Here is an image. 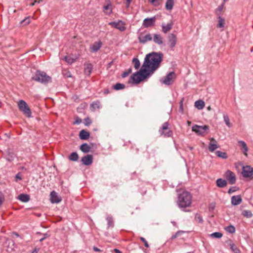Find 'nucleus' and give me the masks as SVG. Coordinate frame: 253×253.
Here are the masks:
<instances>
[{"label": "nucleus", "mask_w": 253, "mask_h": 253, "mask_svg": "<svg viewBox=\"0 0 253 253\" xmlns=\"http://www.w3.org/2000/svg\"><path fill=\"white\" fill-rule=\"evenodd\" d=\"M163 54L162 52H152L147 54L142 66L139 71L133 74L130 79L135 84L141 81L153 74L160 66L163 60Z\"/></svg>", "instance_id": "nucleus-1"}, {"label": "nucleus", "mask_w": 253, "mask_h": 253, "mask_svg": "<svg viewBox=\"0 0 253 253\" xmlns=\"http://www.w3.org/2000/svg\"><path fill=\"white\" fill-rule=\"evenodd\" d=\"M192 195L187 191H183L178 197L177 204L180 208L190 207L192 202Z\"/></svg>", "instance_id": "nucleus-2"}, {"label": "nucleus", "mask_w": 253, "mask_h": 253, "mask_svg": "<svg viewBox=\"0 0 253 253\" xmlns=\"http://www.w3.org/2000/svg\"><path fill=\"white\" fill-rule=\"evenodd\" d=\"M32 80L43 84H46L51 82V78L44 72L39 70L33 74Z\"/></svg>", "instance_id": "nucleus-3"}, {"label": "nucleus", "mask_w": 253, "mask_h": 253, "mask_svg": "<svg viewBox=\"0 0 253 253\" xmlns=\"http://www.w3.org/2000/svg\"><path fill=\"white\" fill-rule=\"evenodd\" d=\"M18 106L19 110L22 111L24 115H25L27 117H31V109L25 101L23 100H19L18 102Z\"/></svg>", "instance_id": "nucleus-4"}, {"label": "nucleus", "mask_w": 253, "mask_h": 253, "mask_svg": "<svg viewBox=\"0 0 253 253\" xmlns=\"http://www.w3.org/2000/svg\"><path fill=\"white\" fill-rule=\"evenodd\" d=\"M176 77L174 72H170L166 77L162 78L160 82L166 85H171L173 83Z\"/></svg>", "instance_id": "nucleus-5"}, {"label": "nucleus", "mask_w": 253, "mask_h": 253, "mask_svg": "<svg viewBox=\"0 0 253 253\" xmlns=\"http://www.w3.org/2000/svg\"><path fill=\"white\" fill-rule=\"evenodd\" d=\"M209 130V126L207 125L198 126L195 125L192 126V130L199 135H204L205 133Z\"/></svg>", "instance_id": "nucleus-6"}, {"label": "nucleus", "mask_w": 253, "mask_h": 253, "mask_svg": "<svg viewBox=\"0 0 253 253\" xmlns=\"http://www.w3.org/2000/svg\"><path fill=\"white\" fill-rule=\"evenodd\" d=\"M169 123L166 122L163 124L162 127L159 129V132L161 135H163L164 137H169L172 134V131L169 128Z\"/></svg>", "instance_id": "nucleus-7"}, {"label": "nucleus", "mask_w": 253, "mask_h": 253, "mask_svg": "<svg viewBox=\"0 0 253 253\" xmlns=\"http://www.w3.org/2000/svg\"><path fill=\"white\" fill-rule=\"evenodd\" d=\"M242 174L244 177H250L253 178V168L249 166L244 167Z\"/></svg>", "instance_id": "nucleus-8"}, {"label": "nucleus", "mask_w": 253, "mask_h": 253, "mask_svg": "<svg viewBox=\"0 0 253 253\" xmlns=\"http://www.w3.org/2000/svg\"><path fill=\"white\" fill-rule=\"evenodd\" d=\"M109 25L121 31H124L126 30V27L124 26L125 24L121 20H119L118 22H111L109 23Z\"/></svg>", "instance_id": "nucleus-9"}, {"label": "nucleus", "mask_w": 253, "mask_h": 253, "mask_svg": "<svg viewBox=\"0 0 253 253\" xmlns=\"http://www.w3.org/2000/svg\"><path fill=\"white\" fill-rule=\"evenodd\" d=\"M138 39L140 43L144 44L146 42L151 41L152 38L150 34L144 35L143 33H140L138 36Z\"/></svg>", "instance_id": "nucleus-10"}, {"label": "nucleus", "mask_w": 253, "mask_h": 253, "mask_svg": "<svg viewBox=\"0 0 253 253\" xmlns=\"http://www.w3.org/2000/svg\"><path fill=\"white\" fill-rule=\"evenodd\" d=\"M225 176L230 184H233L235 183L236 180V176L232 171L227 170L225 173Z\"/></svg>", "instance_id": "nucleus-11"}, {"label": "nucleus", "mask_w": 253, "mask_h": 253, "mask_svg": "<svg viewBox=\"0 0 253 253\" xmlns=\"http://www.w3.org/2000/svg\"><path fill=\"white\" fill-rule=\"evenodd\" d=\"M50 200L52 203H59L61 201V198L55 191H52L50 194Z\"/></svg>", "instance_id": "nucleus-12"}, {"label": "nucleus", "mask_w": 253, "mask_h": 253, "mask_svg": "<svg viewBox=\"0 0 253 253\" xmlns=\"http://www.w3.org/2000/svg\"><path fill=\"white\" fill-rule=\"evenodd\" d=\"M155 21H156L155 16L153 17L152 18H145L143 20V25L146 28L153 26L154 25Z\"/></svg>", "instance_id": "nucleus-13"}, {"label": "nucleus", "mask_w": 253, "mask_h": 253, "mask_svg": "<svg viewBox=\"0 0 253 253\" xmlns=\"http://www.w3.org/2000/svg\"><path fill=\"white\" fill-rule=\"evenodd\" d=\"M176 41L177 39L174 34L171 33L169 35L168 42L170 48H172L175 46L176 43Z\"/></svg>", "instance_id": "nucleus-14"}, {"label": "nucleus", "mask_w": 253, "mask_h": 253, "mask_svg": "<svg viewBox=\"0 0 253 253\" xmlns=\"http://www.w3.org/2000/svg\"><path fill=\"white\" fill-rule=\"evenodd\" d=\"M210 142L209 145V150L210 151L212 152L216 149L218 148L219 146L217 144V141L214 138H210Z\"/></svg>", "instance_id": "nucleus-15"}, {"label": "nucleus", "mask_w": 253, "mask_h": 253, "mask_svg": "<svg viewBox=\"0 0 253 253\" xmlns=\"http://www.w3.org/2000/svg\"><path fill=\"white\" fill-rule=\"evenodd\" d=\"M93 157L91 155H87L82 158V162L86 166H89L92 163Z\"/></svg>", "instance_id": "nucleus-16"}, {"label": "nucleus", "mask_w": 253, "mask_h": 253, "mask_svg": "<svg viewBox=\"0 0 253 253\" xmlns=\"http://www.w3.org/2000/svg\"><path fill=\"white\" fill-rule=\"evenodd\" d=\"M238 144L241 146V150L245 156H247V152L248 151V148L247 146L246 143L242 140H240L238 142Z\"/></svg>", "instance_id": "nucleus-17"}, {"label": "nucleus", "mask_w": 253, "mask_h": 253, "mask_svg": "<svg viewBox=\"0 0 253 253\" xmlns=\"http://www.w3.org/2000/svg\"><path fill=\"white\" fill-rule=\"evenodd\" d=\"M242 198L240 195L233 196L231 198V204L234 206L239 205L242 202Z\"/></svg>", "instance_id": "nucleus-18"}, {"label": "nucleus", "mask_w": 253, "mask_h": 253, "mask_svg": "<svg viewBox=\"0 0 253 253\" xmlns=\"http://www.w3.org/2000/svg\"><path fill=\"white\" fill-rule=\"evenodd\" d=\"M5 245L7 247V251L11 252L14 250V242L11 240L7 239L5 242Z\"/></svg>", "instance_id": "nucleus-19"}, {"label": "nucleus", "mask_w": 253, "mask_h": 253, "mask_svg": "<svg viewBox=\"0 0 253 253\" xmlns=\"http://www.w3.org/2000/svg\"><path fill=\"white\" fill-rule=\"evenodd\" d=\"M89 133L84 129L81 130L79 133V137L82 140H86L89 138Z\"/></svg>", "instance_id": "nucleus-20"}, {"label": "nucleus", "mask_w": 253, "mask_h": 253, "mask_svg": "<svg viewBox=\"0 0 253 253\" xmlns=\"http://www.w3.org/2000/svg\"><path fill=\"white\" fill-rule=\"evenodd\" d=\"M92 65L90 63H86L84 64V72L85 74L89 75L92 72Z\"/></svg>", "instance_id": "nucleus-21"}, {"label": "nucleus", "mask_w": 253, "mask_h": 253, "mask_svg": "<svg viewBox=\"0 0 253 253\" xmlns=\"http://www.w3.org/2000/svg\"><path fill=\"white\" fill-rule=\"evenodd\" d=\"M172 27V23H168L167 25L165 24H162V31L164 33H168L169 31H170Z\"/></svg>", "instance_id": "nucleus-22"}, {"label": "nucleus", "mask_w": 253, "mask_h": 253, "mask_svg": "<svg viewBox=\"0 0 253 253\" xmlns=\"http://www.w3.org/2000/svg\"><path fill=\"white\" fill-rule=\"evenodd\" d=\"M153 41L158 44H162L163 43V38L161 35L159 34H154Z\"/></svg>", "instance_id": "nucleus-23"}, {"label": "nucleus", "mask_w": 253, "mask_h": 253, "mask_svg": "<svg viewBox=\"0 0 253 253\" xmlns=\"http://www.w3.org/2000/svg\"><path fill=\"white\" fill-rule=\"evenodd\" d=\"M217 186L220 188H223L226 186L227 182L222 178H218L216 180Z\"/></svg>", "instance_id": "nucleus-24"}, {"label": "nucleus", "mask_w": 253, "mask_h": 253, "mask_svg": "<svg viewBox=\"0 0 253 253\" xmlns=\"http://www.w3.org/2000/svg\"><path fill=\"white\" fill-rule=\"evenodd\" d=\"M18 199L23 202H27L30 200V197L27 194H21L18 196Z\"/></svg>", "instance_id": "nucleus-25"}, {"label": "nucleus", "mask_w": 253, "mask_h": 253, "mask_svg": "<svg viewBox=\"0 0 253 253\" xmlns=\"http://www.w3.org/2000/svg\"><path fill=\"white\" fill-rule=\"evenodd\" d=\"M90 149L91 147L87 143H84L80 146V149L84 153L89 152Z\"/></svg>", "instance_id": "nucleus-26"}, {"label": "nucleus", "mask_w": 253, "mask_h": 253, "mask_svg": "<svg viewBox=\"0 0 253 253\" xmlns=\"http://www.w3.org/2000/svg\"><path fill=\"white\" fill-rule=\"evenodd\" d=\"M195 106L198 109L201 110L205 106V102L203 100H199L195 102Z\"/></svg>", "instance_id": "nucleus-27"}, {"label": "nucleus", "mask_w": 253, "mask_h": 253, "mask_svg": "<svg viewBox=\"0 0 253 253\" xmlns=\"http://www.w3.org/2000/svg\"><path fill=\"white\" fill-rule=\"evenodd\" d=\"M174 5L173 0H167L166 3V9L168 10H170L172 9Z\"/></svg>", "instance_id": "nucleus-28"}, {"label": "nucleus", "mask_w": 253, "mask_h": 253, "mask_svg": "<svg viewBox=\"0 0 253 253\" xmlns=\"http://www.w3.org/2000/svg\"><path fill=\"white\" fill-rule=\"evenodd\" d=\"M69 159L72 161H77L79 159V156L77 152L72 153L69 156Z\"/></svg>", "instance_id": "nucleus-29"}, {"label": "nucleus", "mask_w": 253, "mask_h": 253, "mask_svg": "<svg viewBox=\"0 0 253 253\" xmlns=\"http://www.w3.org/2000/svg\"><path fill=\"white\" fill-rule=\"evenodd\" d=\"M90 108L92 111H95L96 109L100 108V102L96 101L92 102L90 105Z\"/></svg>", "instance_id": "nucleus-30"}, {"label": "nucleus", "mask_w": 253, "mask_h": 253, "mask_svg": "<svg viewBox=\"0 0 253 253\" xmlns=\"http://www.w3.org/2000/svg\"><path fill=\"white\" fill-rule=\"evenodd\" d=\"M101 46V43L100 42H95L91 47V49L93 51L96 52L100 49Z\"/></svg>", "instance_id": "nucleus-31"}, {"label": "nucleus", "mask_w": 253, "mask_h": 253, "mask_svg": "<svg viewBox=\"0 0 253 253\" xmlns=\"http://www.w3.org/2000/svg\"><path fill=\"white\" fill-rule=\"evenodd\" d=\"M106 220L107 221L108 228L113 227L114 224L113 217L110 215H108L106 217Z\"/></svg>", "instance_id": "nucleus-32"}, {"label": "nucleus", "mask_w": 253, "mask_h": 253, "mask_svg": "<svg viewBox=\"0 0 253 253\" xmlns=\"http://www.w3.org/2000/svg\"><path fill=\"white\" fill-rule=\"evenodd\" d=\"M63 60H64L67 63L72 64L75 61V59L71 57L70 56H64L62 58Z\"/></svg>", "instance_id": "nucleus-33"}, {"label": "nucleus", "mask_w": 253, "mask_h": 253, "mask_svg": "<svg viewBox=\"0 0 253 253\" xmlns=\"http://www.w3.org/2000/svg\"><path fill=\"white\" fill-rule=\"evenodd\" d=\"M215 154L216 155L219 157V158H222L224 159H226L227 158L228 156H227V153H225V152H222L221 151H217L216 152H215Z\"/></svg>", "instance_id": "nucleus-34"}, {"label": "nucleus", "mask_w": 253, "mask_h": 253, "mask_svg": "<svg viewBox=\"0 0 253 253\" xmlns=\"http://www.w3.org/2000/svg\"><path fill=\"white\" fill-rule=\"evenodd\" d=\"M113 87L115 90H118L124 89L125 88V85L124 84L118 83L113 85Z\"/></svg>", "instance_id": "nucleus-35"}, {"label": "nucleus", "mask_w": 253, "mask_h": 253, "mask_svg": "<svg viewBox=\"0 0 253 253\" xmlns=\"http://www.w3.org/2000/svg\"><path fill=\"white\" fill-rule=\"evenodd\" d=\"M225 24V19L222 18L221 16L218 17V23L217 27L218 28H223Z\"/></svg>", "instance_id": "nucleus-36"}, {"label": "nucleus", "mask_w": 253, "mask_h": 253, "mask_svg": "<svg viewBox=\"0 0 253 253\" xmlns=\"http://www.w3.org/2000/svg\"><path fill=\"white\" fill-rule=\"evenodd\" d=\"M230 249L234 253H241V251L234 244H231L230 245Z\"/></svg>", "instance_id": "nucleus-37"}, {"label": "nucleus", "mask_w": 253, "mask_h": 253, "mask_svg": "<svg viewBox=\"0 0 253 253\" xmlns=\"http://www.w3.org/2000/svg\"><path fill=\"white\" fill-rule=\"evenodd\" d=\"M132 63L135 69H138L140 65V61L137 58H134L132 60Z\"/></svg>", "instance_id": "nucleus-38"}, {"label": "nucleus", "mask_w": 253, "mask_h": 253, "mask_svg": "<svg viewBox=\"0 0 253 253\" xmlns=\"http://www.w3.org/2000/svg\"><path fill=\"white\" fill-rule=\"evenodd\" d=\"M242 214L248 218H250L253 216V213L251 211L249 210H244L242 212Z\"/></svg>", "instance_id": "nucleus-39"}, {"label": "nucleus", "mask_w": 253, "mask_h": 253, "mask_svg": "<svg viewBox=\"0 0 253 253\" xmlns=\"http://www.w3.org/2000/svg\"><path fill=\"white\" fill-rule=\"evenodd\" d=\"M227 232L230 233H233L235 232V228L233 225H229L226 228Z\"/></svg>", "instance_id": "nucleus-40"}, {"label": "nucleus", "mask_w": 253, "mask_h": 253, "mask_svg": "<svg viewBox=\"0 0 253 253\" xmlns=\"http://www.w3.org/2000/svg\"><path fill=\"white\" fill-rule=\"evenodd\" d=\"M212 238H220L222 236V234L220 232H214L211 234Z\"/></svg>", "instance_id": "nucleus-41"}, {"label": "nucleus", "mask_w": 253, "mask_h": 253, "mask_svg": "<svg viewBox=\"0 0 253 253\" xmlns=\"http://www.w3.org/2000/svg\"><path fill=\"white\" fill-rule=\"evenodd\" d=\"M223 118H224V121L226 125L230 127L231 124L230 123V120H229V118L228 116L227 115L224 114L223 115Z\"/></svg>", "instance_id": "nucleus-42"}, {"label": "nucleus", "mask_w": 253, "mask_h": 253, "mask_svg": "<svg viewBox=\"0 0 253 253\" xmlns=\"http://www.w3.org/2000/svg\"><path fill=\"white\" fill-rule=\"evenodd\" d=\"M183 233H184V231H181V230L178 231L174 235H173L171 237V239L173 240V239L177 238L179 236L181 235Z\"/></svg>", "instance_id": "nucleus-43"}, {"label": "nucleus", "mask_w": 253, "mask_h": 253, "mask_svg": "<svg viewBox=\"0 0 253 253\" xmlns=\"http://www.w3.org/2000/svg\"><path fill=\"white\" fill-rule=\"evenodd\" d=\"M195 219L196 221H198L200 223H203V222L202 217L200 214L196 213L195 216Z\"/></svg>", "instance_id": "nucleus-44"}, {"label": "nucleus", "mask_w": 253, "mask_h": 253, "mask_svg": "<svg viewBox=\"0 0 253 253\" xmlns=\"http://www.w3.org/2000/svg\"><path fill=\"white\" fill-rule=\"evenodd\" d=\"M91 123V121L89 117H86L84 120V124L86 126H88Z\"/></svg>", "instance_id": "nucleus-45"}, {"label": "nucleus", "mask_w": 253, "mask_h": 253, "mask_svg": "<svg viewBox=\"0 0 253 253\" xmlns=\"http://www.w3.org/2000/svg\"><path fill=\"white\" fill-rule=\"evenodd\" d=\"M149 2L155 6H157L160 4V0H148Z\"/></svg>", "instance_id": "nucleus-46"}, {"label": "nucleus", "mask_w": 253, "mask_h": 253, "mask_svg": "<svg viewBox=\"0 0 253 253\" xmlns=\"http://www.w3.org/2000/svg\"><path fill=\"white\" fill-rule=\"evenodd\" d=\"M131 72V68H129L127 71H126V72H124L122 75V77L123 78H125L129 74H130V73Z\"/></svg>", "instance_id": "nucleus-47"}, {"label": "nucleus", "mask_w": 253, "mask_h": 253, "mask_svg": "<svg viewBox=\"0 0 253 253\" xmlns=\"http://www.w3.org/2000/svg\"><path fill=\"white\" fill-rule=\"evenodd\" d=\"M140 239L141 241H142L144 244V246L146 247V248H148L149 247V244L148 243V242H147V241L145 240V239L143 237H140Z\"/></svg>", "instance_id": "nucleus-48"}, {"label": "nucleus", "mask_w": 253, "mask_h": 253, "mask_svg": "<svg viewBox=\"0 0 253 253\" xmlns=\"http://www.w3.org/2000/svg\"><path fill=\"white\" fill-rule=\"evenodd\" d=\"M63 75L64 76L66 77L67 78L71 77V74L69 71H64Z\"/></svg>", "instance_id": "nucleus-49"}, {"label": "nucleus", "mask_w": 253, "mask_h": 253, "mask_svg": "<svg viewBox=\"0 0 253 253\" xmlns=\"http://www.w3.org/2000/svg\"><path fill=\"white\" fill-rule=\"evenodd\" d=\"M236 191V187H232L229 189L228 192L229 194H231V193L235 192Z\"/></svg>", "instance_id": "nucleus-50"}, {"label": "nucleus", "mask_w": 253, "mask_h": 253, "mask_svg": "<svg viewBox=\"0 0 253 253\" xmlns=\"http://www.w3.org/2000/svg\"><path fill=\"white\" fill-rule=\"evenodd\" d=\"M4 201V198L2 193L0 192V206L2 205Z\"/></svg>", "instance_id": "nucleus-51"}, {"label": "nucleus", "mask_w": 253, "mask_h": 253, "mask_svg": "<svg viewBox=\"0 0 253 253\" xmlns=\"http://www.w3.org/2000/svg\"><path fill=\"white\" fill-rule=\"evenodd\" d=\"M44 235V237L42 238H41L40 240V242H42L43 241L45 238H46L47 237H49V235L47 233H45L43 234Z\"/></svg>", "instance_id": "nucleus-52"}, {"label": "nucleus", "mask_w": 253, "mask_h": 253, "mask_svg": "<svg viewBox=\"0 0 253 253\" xmlns=\"http://www.w3.org/2000/svg\"><path fill=\"white\" fill-rule=\"evenodd\" d=\"M82 122V120L79 118H78L74 122V124H81Z\"/></svg>", "instance_id": "nucleus-53"}, {"label": "nucleus", "mask_w": 253, "mask_h": 253, "mask_svg": "<svg viewBox=\"0 0 253 253\" xmlns=\"http://www.w3.org/2000/svg\"><path fill=\"white\" fill-rule=\"evenodd\" d=\"M131 1H132V0H126V7L127 8H128L131 2Z\"/></svg>", "instance_id": "nucleus-54"}, {"label": "nucleus", "mask_w": 253, "mask_h": 253, "mask_svg": "<svg viewBox=\"0 0 253 253\" xmlns=\"http://www.w3.org/2000/svg\"><path fill=\"white\" fill-rule=\"evenodd\" d=\"M224 4V3H223L221 5L218 6V7L216 9V11H221L223 9Z\"/></svg>", "instance_id": "nucleus-55"}, {"label": "nucleus", "mask_w": 253, "mask_h": 253, "mask_svg": "<svg viewBox=\"0 0 253 253\" xmlns=\"http://www.w3.org/2000/svg\"><path fill=\"white\" fill-rule=\"evenodd\" d=\"M30 22V20L29 18H26L21 21V23H25V24H29Z\"/></svg>", "instance_id": "nucleus-56"}, {"label": "nucleus", "mask_w": 253, "mask_h": 253, "mask_svg": "<svg viewBox=\"0 0 253 253\" xmlns=\"http://www.w3.org/2000/svg\"><path fill=\"white\" fill-rule=\"evenodd\" d=\"M104 8L105 10H108L111 8V5L108 4L104 6Z\"/></svg>", "instance_id": "nucleus-57"}, {"label": "nucleus", "mask_w": 253, "mask_h": 253, "mask_svg": "<svg viewBox=\"0 0 253 253\" xmlns=\"http://www.w3.org/2000/svg\"><path fill=\"white\" fill-rule=\"evenodd\" d=\"M19 174H20V173H18L16 175V176H15V178H16V179H19V180H21V179H22V178H21V177H20V176H19Z\"/></svg>", "instance_id": "nucleus-58"}, {"label": "nucleus", "mask_w": 253, "mask_h": 253, "mask_svg": "<svg viewBox=\"0 0 253 253\" xmlns=\"http://www.w3.org/2000/svg\"><path fill=\"white\" fill-rule=\"evenodd\" d=\"M39 251V249L35 248L32 253H38Z\"/></svg>", "instance_id": "nucleus-59"}, {"label": "nucleus", "mask_w": 253, "mask_h": 253, "mask_svg": "<svg viewBox=\"0 0 253 253\" xmlns=\"http://www.w3.org/2000/svg\"><path fill=\"white\" fill-rule=\"evenodd\" d=\"M114 251L116 253H122V252L119 250L117 249H115L114 250Z\"/></svg>", "instance_id": "nucleus-60"}, {"label": "nucleus", "mask_w": 253, "mask_h": 253, "mask_svg": "<svg viewBox=\"0 0 253 253\" xmlns=\"http://www.w3.org/2000/svg\"><path fill=\"white\" fill-rule=\"evenodd\" d=\"M93 250L95 252H99V251H100V250L98 248H97V247H93Z\"/></svg>", "instance_id": "nucleus-61"}, {"label": "nucleus", "mask_w": 253, "mask_h": 253, "mask_svg": "<svg viewBox=\"0 0 253 253\" xmlns=\"http://www.w3.org/2000/svg\"><path fill=\"white\" fill-rule=\"evenodd\" d=\"M113 61L110 62V63H109L108 64V68H110L111 66V65L113 64Z\"/></svg>", "instance_id": "nucleus-62"}, {"label": "nucleus", "mask_w": 253, "mask_h": 253, "mask_svg": "<svg viewBox=\"0 0 253 253\" xmlns=\"http://www.w3.org/2000/svg\"><path fill=\"white\" fill-rule=\"evenodd\" d=\"M180 109H181L182 110L183 109V107H182V100L180 102Z\"/></svg>", "instance_id": "nucleus-63"}, {"label": "nucleus", "mask_w": 253, "mask_h": 253, "mask_svg": "<svg viewBox=\"0 0 253 253\" xmlns=\"http://www.w3.org/2000/svg\"><path fill=\"white\" fill-rule=\"evenodd\" d=\"M13 234H14L17 237L19 236V234L17 233L13 232Z\"/></svg>", "instance_id": "nucleus-64"}]
</instances>
